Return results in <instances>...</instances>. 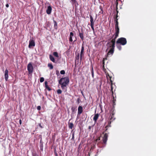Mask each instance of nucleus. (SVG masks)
<instances>
[{"mask_svg": "<svg viewBox=\"0 0 156 156\" xmlns=\"http://www.w3.org/2000/svg\"><path fill=\"white\" fill-rule=\"evenodd\" d=\"M35 46V42L34 40H30L29 41V48H31L32 47Z\"/></svg>", "mask_w": 156, "mask_h": 156, "instance_id": "obj_8", "label": "nucleus"}, {"mask_svg": "<svg viewBox=\"0 0 156 156\" xmlns=\"http://www.w3.org/2000/svg\"><path fill=\"white\" fill-rule=\"evenodd\" d=\"M118 4V2H116V8L117 9H118V7H117Z\"/></svg>", "mask_w": 156, "mask_h": 156, "instance_id": "obj_48", "label": "nucleus"}, {"mask_svg": "<svg viewBox=\"0 0 156 156\" xmlns=\"http://www.w3.org/2000/svg\"><path fill=\"white\" fill-rule=\"evenodd\" d=\"M98 145L99 147H101L100 146V145H99V144H98Z\"/></svg>", "mask_w": 156, "mask_h": 156, "instance_id": "obj_52", "label": "nucleus"}, {"mask_svg": "<svg viewBox=\"0 0 156 156\" xmlns=\"http://www.w3.org/2000/svg\"><path fill=\"white\" fill-rule=\"evenodd\" d=\"M102 70L104 71V72L105 73H106V72H107L106 70L105 69V66H102Z\"/></svg>", "mask_w": 156, "mask_h": 156, "instance_id": "obj_32", "label": "nucleus"}, {"mask_svg": "<svg viewBox=\"0 0 156 156\" xmlns=\"http://www.w3.org/2000/svg\"><path fill=\"white\" fill-rule=\"evenodd\" d=\"M49 58L50 60L52 61V62L55 63L56 62L55 61V58L53 57V56L52 55H49Z\"/></svg>", "mask_w": 156, "mask_h": 156, "instance_id": "obj_20", "label": "nucleus"}, {"mask_svg": "<svg viewBox=\"0 0 156 156\" xmlns=\"http://www.w3.org/2000/svg\"><path fill=\"white\" fill-rule=\"evenodd\" d=\"M71 120V119L69 120V122H68V126L69 128L71 129H73V128L74 127V124L73 123L70 122V121Z\"/></svg>", "mask_w": 156, "mask_h": 156, "instance_id": "obj_16", "label": "nucleus"}, {"mask_svg": "<svg viewBox=\"0 0 156 156\" xmlns=\"http://www.w3.org/2000/svg\"><path fill=\"white\" fill-rule=\"evenodd\" d=\"M72 2V4L73 5H76V4L78 5L77 1L76 0H70Z\"/></svg>", "mask_w": 156, "mask_h": 156, "instance_id": "obj_24", "label": "nucleus"}, {"mask_svg": "<svg viewBox=\"0 0 156 156\" xmlns=\"http://www.w3.org/2000/svg\"><path fill=\"white\" fill-rule=\"evenodd\" d=\"M100 140V137H98V138L95 141L96 142H98V141H99Z\"/></svg>", "mask_w": 156, "mask_h": 156, "instance_id": "obj_40", "label": "nucleus"}, {"mask_svg": "<svg viewBox=\"0 0 156 156\" xmlns=\"http://www.w3.org/2000/svg\"><path fill=\"white\" fill-rule=\"evenodd\" d=\"M105 62H104V60H103V62H102V65H103V66H105Z\"/></svg>", "mask_w": 156, "mask_h": 156, "instance_id": "obj_46", "label": "nucleus"}, {"mask_svg": "<svg viewBox=\"0 0 156 156\" xmlns=\"http://www.w3.org/2000/svg\"><path fill=\"white\" fill-rule=\"evenodd\" d=\"M83 108L81 106H79L78 108V115H80L83 112Z\"/></svg>", "mask_w": 156, "mask_h": 156, "instance_id": "obj_12", "label": "nucleus"}, {"mask_svg": "<svg viewBox=\"0 0 156 156\" xmlns=\"http://www.w3.org/2000/svg\"><path fill=\"white\" fill-rule=\"evenodd\" d=\"M91 72L92 76L93 77H94V72L93 67L92 65H91Z\"/></svg>", "mask_w": 156, "mask_h": 156, "instance_id": "obj_28", "label": "nucleus"}, {"mask_svg": "<svg viewBox=\"0 0 156 156\" xmlns=\"http://www.w3.org/2000/svg\"><path fill=\"white\" fill-rule=\"evenodd\" d=\"M69 77H62L58 81V83L60 85L61 88L65 92L67 91V86L69 83Z\"/></svg>", "mask_w": 156, "mask_h": 156, "instance_id": "obj_1", "label": "nucleus"}, {"mask_svg": "<svg viewBox=\"0 0 156 156\" xmlns=\"http://www.w3.org/2000/svg\"><path fill=\"white\" fill-rule=\"evenodd\" d=\"M74 36L73 33L71 32L69 34V41L71 42H72L73 41V37Z\"/></svg>", "mask_w": 156, "mask_h": 156, "instance_id": "obj_17", "label": "nucleus"}, {"mask_svg": "<svg viewBox=\"0 0 156 156\" xmlns=\"http://www.w3.org/2000/svg\"><path fill=\"white\" fill-rule=\"evenodd\" d=\"M99 117V114L98 113L95 114L93 118V120L95 122L97 121V119Z\"/></svg>", "mask_w": 156, "mask_h": 156, "instance_id": "obj_18", "label": "nucleus"}, {"mask_svg": "<svg viewBox=\"0 0 156 156\" xmlns=\"http://www.w3.org/2000/svg\"><path fill=\"white\" fill-rule=\"evenodd\" d=\"M37 108L38 110H40L41 109V107L40 106H38Z\"/></svg>", "mask_w": 156, "mask_h": 156, "instance_id": "obj_42", "label": "nucleus"}, {"mask_svg": "<svg viewBox=\"0 0 156 156\" xmlns=\"http://www.w3.org/2000/svg\"><path fill=\"white\" fill-rule=\"evenodd\" d=\"M108 135L107 133H105L102 138V142L104 144H106L108 140Z\"/></svg>", "mask_w": 156, "mask_h": 156, "instance_id": "obj_7", "label": "nucleus"}, {"mask_svg": "<svg viewBox=\"0 0 156 156\" xmlns=\"http://www.w3.org/2000/svg\"><path fill=\"white\" fill-rule=\"evenodd\" d=\"M53 55L56 57L58 58L59 56L57 52H54L53 53Z\"/></svg>", "mask_w": 156, "mask_h": 156, "instance_id": "obj_29", "label": "nucleus"}, {"mask_svg": "<svg viewBox=\"0 0 156 156\" xmlns=\"http://www.w3.org/2000/svg\"><path fill=\"white\" fill-rule=\"evenodd\" d=\"M65 73V71L64 70H61L60 71V74H64Z\"/></svg>", "mask_w": 156, "mask_h": 156, "instance_id": "obj_36", "label": "nucleus"}, {"mask_svg": "<svg viewBox=\"0 0 156 156\" xmlns=\"http://www.w3.org/2000/svg\"><path fill=\"white\" fill-rule=\"evenodd\" d=\"M115 89H114V91H115Z\"/></svg>", "mask_w": 156, "mask_h": 156, "instance_id": "obj_54", "label": "nucleus"}, {"mask_svg": "<svg viewBox=\"0 0 156 156\" xmlns=\"http://www.w3.org/2000/svg\"><path fill=\"white\" fill-rule=\"evenodd\" d=\"M56 72H58V71H56Z\"/></svg>", "mask_w": 156, "mask_h": 156, "instance_id": "obj_53", "label": "nucleus"}, {"mask_svg": "<svg viewBox=\"0 0 156 156\" xmlns=\"http://www.w3.org/2000/svg\"><path fill=\"white\" fill-rule=\"evenodd\" d=\"M114 49L115 48H111L109 49L107 53L108 56L110 55H113L114 52Z\"/></svg>", "mask_w": 156, "mask_h": 156, "instance_id": "obj_13", "label": "nucleus"}, {"mask_svg": "<svg viewBox=\"0 0 156 156\" xmlns=\"http://www.w3.org/2000/svg\"><path fill=\"white\" fill-rule=\"evenodd\" d=\"M80 58V53L79 52L77 53V54L76 55V56H75V58L77 60H79V59Z\"/></svg>", "mask_w": 156, "mask_h": 156, "instance_id": "obj_27", "label": "nucleus"}, {"mask_svg": "<svg viewBox=\"0 0 156 156\" xmlns=\"http://www.w3.org/2000/svg\"><path fill=\"white\" fill-rule=\"evenodd\" d=\"M44 84L45 88L47 90H49V91H50V90H51V88L50 87H49V86L48 84V82L47 81H46L45 82Z\"/></svg>", "mask_w": 156, "mask_h": 156, "instance_id": "obj_19", "label": "nucleus"}, {"mask_svg": "<svg viewBox=\"0 0 156 156\" xmlns=\"http://www.w3.org/2000/svg\"><path fill=\"white\" fill-rule=\"evenodd\" d=\"M105 74L107 79H108V77L110 76L107 71L106 72V73H105Z\"/></svg>", "mask_w": 156, "mask_h": 156, "instance_id": "obj_34", "label": "nucleus"}, {"mask_svg": "<svg viewBox=\"0 0 156 156\" xmlns=\"http://www.w3.org/2000/svg\"><path fill=\"white\" fill-rule=\"evenodd\" d=\"M111 121H109L108 122V125H107V126L106 127H111Z\"/></svg>", "mask_w": 156, "mask_h": 156, "instance_id": "obj_30", "label": "nucleus"}, {"mask_svg": "<svg viewBox=\"0 0 156 156\" xmlns=\"http://www.w3.org/2000/svg\"><path fill=\"white\" fill-rule=\"evenodd\" d=\"M44 80V79L43 77H41L40 78V82L41 83L43 82V81Z\"/></svg>", "mask_w": 156, "mask_h": 156, "instance_id": "obj_35", "label": "nucleus"}, {"mask_svg": "<svg viewBox=\"0 0 156 156\" xmlns=\"http://www.w3.org/2000/svg\"><path fill=\"white\" fill-rule=\"evenodd\" d=\"M57 93L58 94H61L62 93V90L61 89H58L57 91Z\"/></svg>", "mask_w": 156, "mask_h": 156, "instance_id": "obj_31", "label": "nucleus"}, {"mask_svg": "<svg viewBox=\"0 0 156 156\" xmlns=\"http://www.w3.org/2000/svg\"><path fill=\"white\" fill-rule=\"evenodd\" d=\"M80 99L79 98H78L77 100V102L78 104H79L80 103Z\"/></svg>", "mask_w": 156, "mask_h": 156, "instance_id": "obj_41", "label": "nucleus"}, {"mask_svg": "<svg viewBox=\"0 0 156 156\" xmlns=\"http://www.w3.org/2000/svg\"><path fill=\"white\" fill-rule=\"evenodd\" d=\"M39 126L41 128H43V127L41 125V123H39Z\"/></svg>", "mask_w": 156, "mask_h": 156, "instance_id": "obj_45", "label": "nucleus"}, {"mask_svg": "<svg viewBox=\"0 0 156 156\" xmlns=\"http://www.w3.org/2000/svg\"><path fill=\"white\" fill-rule=\"evenodd\" d=\"M80 144L78 146V149H80Z\"/></svg>", "mask_w": 156, "mask_h": 156, "instance_id": "obj_51", "label": "nucleus"}, {"mask_svg": "<svg viewBox=\"0 0 156 156\" xmlns=\"http://www.w3.org/2000/svg\"><path fill=\"white\" fill-rule=\"evenodd\" d=\"M9 5L8 4H7L6 5V6L7 8H8L9 7Z\"/></svg>", "mask_w": 156, "mask_h": 156, "instance_id": "obj_47", "label": "nucleus"}, {"mask_svg": "<svg viewBox=\"0 0 156 156\" xmlns=\"http://www.w3.org/2000/svg\"><path fill=\"white\" fill-rule=\"evenodd\" d=\"M117 47L119 50H121L122 49V47L120 45H117Z\"/></svg>", "mask_w": 156, "mask_h": 156, "instance_id": "obj_37", "label": "nucleus"}, {"mask_svg": "<svg viewBox=\"0 0 156 156\" xmlns=\"http://www.w3.org/2000/svg\"><path fill=\"white\" fill-rule=\"evenodd\" d=\"M79 36H80L81 39L82 41H83V40H84V37H83V33L79 32Z\"/></svg>", "mask_w": 156, "mask_h": 156, "instance_id": "obj_23", "label": "nucleus"}, {"mask_svg": "<svg viewBox=\"0 0 156 156\" xmlns=\"http://www.w3.org/2000/svg\"><path fill=\"white\" fill-rule=\"evenodd\" d=\"M116 12H117V14H116V17H115L114 18V20L115 21V27H119V23H118V19H117V17H118V11L117 10H116Z\"/></svg>", "mask_w": 156, "mask_h": 156, "instance_id": "obj_11", "label": "nucleus"}, {"mask_svg": "<svg viewBox=\"0 0 156 156\" xmlns=\"http://www.w3.org/2000/svg\"><path fill=\"white\" fill-rule=\"evenodd\" d=\"M109 79H110V82H111V83H113V80H112V76H109Z\"/></svg>", "mask_w": 156, "mask_h": 156, "instance_id": "obj_38", "label": "nucleus"}, {"mask_svg": "<svg viewBox=\"0 0 156 156\" xmlns=\"http://www.w3.org/2000/svg\"><path fill=\"white\" fill-rule=\"evenodd\" d=\"M54 27L55 29H58V24L56 22V21L55 20H54Z\"/></svg>", "mask_w": 156, "mask_h": 156, "instance_id": "obj_22", "label": "nucleus"}, {"mask_svg": "<svg viewBox=\"0 0 156 156\" xmlns=\"http://www.w3.org/2000/svg\"><path fill=\"white\" fill-rule=\"evenodd\" d=\"M115 32L114 35L112 37H113L114 35L115 37L114 38L116 39L119 36V27H115Z\"/></svg>", "mask_w": 156, "mask_h": 156, "instance_id": "obj_6", "label": "nucleus"}, {"mask_svg": "<svg viewBox=\"0 0 156 156\" xmlns=\"http://www.w3.org/2000/svg\"><path fill=\"white\" fill-rule=\"evenodd\" d=\"M115 39L114 38L112 39L110 42H108L106 44V45L108 46V48L106 49V51H108V48H115Z\"/></svg>", "mask_w": 156, "mask_h": 156, "instance_id": "obj_2", "label": "nucleus"}, {"mask_svg": "<svg viewBox=\"0 0 156 156\" xmlns=\"http://www.w3.org/2000/svg\"><path fill=\"white\" fill-rule=\"evenodd\" d=\"M91 126H89L88 127V129H91Z\"/></svg>", "mask_w": 156, "mask_h": 156, "instance_id": "obj_50", "label": "nucleus"}, {"mask_svg": "<svg viewBox=\"0 0 156 156\" xmlns=\"http://www.w3.org/2000/svg\"><path fill=\"white\" fill-rule=\"evenodd\" d=\"M71 110L72 111V112H74L75 110L74 108L73 107H72L71 108Z\"/></svg>", "mask_w": 156, "mask_h": 156, "instance_id": "obj_44", "label": "nucleus"}, {"mask_svg": "<svg viewBox=\"0 0 156 156\" xmlns=\"http://www.w3.org/2000/svg\"><path fill=\"white\" fill-rule=\"evenodd\" d=\"M71 132H72V137L71 140H74L75 139V132H73V130L71 131Z\"/></svg>", "mask_w": 156, "mask_h": 156, "instance_id": "obj_25", "label": "nucleus"}, {"mask_svg": "<svg viewBox=\"0 0 156 156\" xmlns=\"http://www.w3.org/2000/svg\"><path fill=\"white\" fill-rule=\"evenodd\" d=\"M32 156H38L36 153H34L33 154Z\"/></svg>", "mask_w": 156, "mask_h": 156, "instance_id": "obj_43", "label": "nucleus"}, {"mask_svg": "<svg viewBox=\"0 0 156 156\" xmlns=\"http://www.w3.org/2000/svg\"><path fill=\"white\" fill-rule=\"evenodd\" d=\"M52 8L51 6L49 5L48 6L47 9L46 10V13L48 14H50L51 13L52 11Z\"/></svg>", "mask_w": 156, "mask_h": 156, "instance_id": "obj_15", "label": "nucleus"}, {"mask_svg": "<svg viewBox=\"0 0 156 156\" xmlns=\"http://www.w3.org/2000/svg\"><path fill=\"white\" fill-rule=\"evenodd\" d=\"M91 25V27L92 29L93 30V32L94 33V24H91V25Z\"/></svg>", "mask_w": 156, "mask_h": 156, "instance_id": "obj_33", "label": "nucleus"}, {"mask_svg": "<svg viewBox=\"0 0 156 156\" xmlns=\"http://www.w3.org/2000/svg\"><path fill=\"white\" fill-rule=\"evenodd\" d=\"M127 42L125 38L121 37L117 40L116 44H119L122 45H124L126 44Z\"/></svg>", "mask_w": 156, "mask_h": 156, "instance_id": "obj_3", "label": "nucleus"}, {"mask_svg": "<svg viewBox=\"0 0 156 156\" xmlns=\"http://www.w3.org/2000/svg\"><path fill=\"white\" fill-rule=\"evenodd\" d=\"M21 123H22V122H21V119H20V124H21Z\"/></svg>", "mask_w": 156, "mask_h": 156, "instance_id": "obj_49", "label": "nucleus"}, {"mask_svg": "<svg viewBox=\"0 0 156 156\" xmlns=\"http://www.w3.org/2000/svg\"><path fill=\"white\" fill-rule=\"evenodd\" d=\"M27 68L29 74H31L32 73L33 70V68L31 63H29L28 64Z\"/></svg>", "mask_w": 156, "mask_h": 156, "instance_id": "obj_5", "label": "nucleus"}, {"mask_svg": "<svg viewBox=\"0 0 156 156\" xmlns=\"http://www.w3.org/2000/svg\"><path fill=\"white\" fill-rule=\"evenodd\" d=\"M111 91L112 93V97L113 98V102L114 103L115 101H116V99L115 98L114 95V91H113V89L115 88L116 87L115 85H113V83H111Z\"/></svg>", "mask_w": 156, "mask_h": 156, "instance_id": "obj_4", "label": "nucleus"}, {"mask_svg": "<svg viewBox=\"0 0 156 156\" xmlns=\"http://www.w3.org/2000/svg\"><path fill=\"white\" fill-rule=\"evenodd\" d=\"M54 154L55 155V156H58L57 153L56 151L55 150L54 151Z\"/></svg>", "mask_w": 156, "mask_h": 156, "instance_id": "obj_39", "label": "nucleus"}, {"mask_svg": "<svg viewBox=\"0 0 156 156\" xmlns=\"http://www.w3.org/2000/svg\"><path fill=\"white\" fill-rule=\"evenodd\" d=\"M8 73L9 71L7 69H6L4 73L5 79L6 81H7L9 77Z\"/></svg>", "mask_w": 156, "mask_h": 156, "instance_id": "obj_14", "label": "nucleus"}, {"mask_svg": "<svg viewBox=\"0 0 156 156\" xmlns=\"http://www.w3.org/2000/svg\"><path fill=\"white\" fill-rule=\"evenodd\" d=\"M48 66L49 68L51 70L53 69V66L51 63L48 64Z\"/></svg>", "mask_w": 156, "mask_h": 156, "instance_id": "obj_26", "label": "nucleus"}, {"mask_svg": "<svg viewBox=\"0 0 156 156\" xmlns=\"http://www.w3.org/2000/svg\"><path fill=\"white\" fill-rule=\"evenodd\" d=\"M115 114L114 110H113L112 111V113L110 114L109 117V119L111 121H113L115 120V118L114 117V115Z\"/></svg>", "mask_w": 156, "mask_h": 156, "instance_id": "obj_9", "label": "nucleus"}, {"mask_svg": "<svg viewBox=\"0 0 156 156\" xmlns=\"http://www.w3.org/2000/svg\"><path fill=\"white\" fill-rule=\"evenodd\" d=\"M90 25L94 24V22L93 21V18L92 15H90Z\"/></svg>", "mask_w": 156, "mask_h": 156, "instance_id": "obj_21", "label": "nucleus"}, {"mask_svg": "<svg viewBox=\"0 0 156 156\" xmlns=\"http://www.w3.org/2000/svg\"><path fill=\"white\" fill-rule=\"evenodd\" d=\"M84 47L83 44L82 45L80 53V60H81L82 56H83V52L84 50Z\"/></svg>", "mask_w": 156, "mask_h": 156, "instance_id": "obj_10", "label": "nucleus"}]
</instances>
